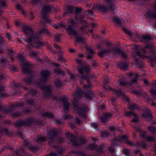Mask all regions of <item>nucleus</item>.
<instances>
[{
    "label": "nucleus",
    "instance_id": "15",
    "mask_svg": "<svg viewBox=\"0 0 156 156\" xmlns=\"http://www.w3.org/2000/svg\"><path fill=\"white\" fill-rule=\"evenodd\" d=\"M76 40L78 42H83L86 39L82 37H76Z\"/></svg>",
    "mask_w": 156,
    "mask_h": 156
},
{
    "label": "nucleus",
    "instance_id": "37",
    "mask_svg": "<svg viewBox=\"0 0 156 156\" xmlns=\"http://www.w3.org/2000/svg\"><path fill=\"white\" fill-rule=\"evenodd\" d=\"M75 61L77 64H80L81 63L82 60L81 59H79L78 58H77L75 59Z\"/></svg>",
    "mask_w": 156,
    "mask_h": 156
},
{
    "label": "nucleus",
    "instance_id": "13",
    "mask_svg": "<svg viewBox=\"0 0 156 156\" xmlns=\"http://www.w3.org/2000/svg\"><path fill=\"white\" fill-rule=\"evenodd\" d=\"M65 24L62 23H58L54 25V27L56 28H60L62 27H65Z\"/></svg>",
    "mask_w": 156,
    "mask_h": 156
},
{
    "label": "nucleus",
    "instance_id": "57",
    "mask_svg": "<svg viewBox=\"0 0 156 156\" xmlns=\"http://www.w3.org/2000/svg\"><path fill=\"white\" fill-rule=\"evenodd\" d=\"M110 130H113L115 129V127L114 126H112L110 128Z\"/></svg>",
    "mask_w": 156,
    "mask_h": 156
},
{
    "label": "nucleus",
    "instance_id": "4",
    "mask_svg": "<svg viewBox=\"0 0 156 156\" xmlns=\"http://www.w3.org/2000/svg\"><path fill=\"white\" fill-rule=\"evenodd\" d=\"M26 35L27 39L25 41L28 43H31L34 38H36V35L34 34L32 30L30 28H27L24 30Z\"/></svg>",
    "mask_w": 156,
    "mask_h": 156
},
{
    "label": "nucleus",
    "instance_id": "1",
    "mask_svg": "<svg viewBox=\"0 0 156 156\" xmlns=\"http://www.w3.org/2000/svg\"><path fill=\"white\" fill-rule=\"evenodd\" d=\"M105 54L108 55H111L114 56H116L117 55H119L124 58H125L126 57V54L118 48H112L109 50H104L100 52L98 55L102 57Z\"/></svg>",
    "mask_w": 156,
    "mask_h": 156
},
{
    "label": "nucleus",
    "instance_id": "12",
    "mask_svg": "<svg viewBox=\"0 0 156 156\" xmlns=\"http://www.w3.org/2000/svg\"><path fill=\"white\" fill-rule=\"evenodd\" d=\"M49 74V73L46 71H43L41 73V77L43 80H44L46 78Z\"/></svg>",
    "mask_w": 156,
    "mask_h": 156
},
{
    "label": "nucleus",
    "instance_id": "45",
    "mask_svg": "<svg viewBox=\"0 0 156 156\" xmlns=\"http://www.w3.org/2000/svg\"><path fill=\"white\" fill-rule=\"evenodd\" d=\"M70 76H71V79L73 80H75V76L74 75H73V74H71Z\"/></svg>",
    "mask_w": 156,
    "mask_h": 156
},
{
    "label": "nucleus",
    "instance_id": "46",
    "mask_svg": "<svg viewBox=\"0 0 156 156\" xmlns=\"http://www.w3.org/2000/svg\"><path fill=\"white\" fill-rule=\"evenodd\" d=\"M129 108L131 110H133L135 109V106H132L130 105L129 106Z\"/></svg>",
    "mask_w": 156,
    "mask_h": 156
},
{
    "label": "nucleus",
    "instance_id": "49",
    "mask_svg": "<svg viewBox=\"0 0 156 156\" xmlns=\"http://www.w3.org/2000/svg\"><path fill=\"white\" fill-rule=\"evenodd\" d=\"M42 32H44L47 34H49L48 32V31H47L46 29H44L43 30V31Z\"/></svg>",
    "mask_w": 156,
    "mask_h": 156
},
{
    "label": "nucleus",
    "instance_id": "58",
    "mask_svg": "<svg viewBox=\"0 0 156 156\" xmlns=\"http://www.w3.org/2000/svg\"><path fill=\"white\" fill-rule=\"evenodd\" d=\"M54 47L55 48H59V47H58V46L57 44H54Z\"/></svg>",
    "mask_w": 156,
    "mask_h": 156
},
{
    "label": "nucleus",
    "instance_id": "22",
    "mask_svg": "<svg viewBox=\"0 0 156 156\" xmlns=\"http://www.w3.org/2000/svg\"><path fill=\"white\" fill-rule=\"evenodd\" d=\"M73 11V8L71 6H69L67 7V13H70Z\"/></svg>",
    "mask_w": 156,
    "mask_h": 156
},
{
    "label": "nucleus",
    "instance_id": "47",
    "mask_svg": "<svg viewBox=\"0 0 156 156\" xmlns=\"http://www.w3.org/2000/svg\"><path fill=\"white\" fill-rule=\"evenodd\" d=\"M69 51L70 52H73L75 51V50L73 48H69Z\"/></svg>",
    "mask_w": 156,
    "mask_h": 156
},
{
    "label": "nucleus",
    "instance_id": "5",
    "mask_svg": "<svg viewBox=\"0 0 156 156\" xmlns=\"http://www.w3.org/2000/svg\"><path fill=\"white\" fill-rule=\"evenodd\" d=\"M90 71L89 66L87 65L79 69L78 70L79 74L78 76L81 79H85V75Z\"/></svg>",
    "mask_w": 156,
    "mask_h": 156
},
{
    "label": "nucleus",
    "instance_id": "29",
    "mask_svg": "<svg viewBox=\"0 0 156 156\" xmlns=\"http://www.w3.org/2000/svg\"><path fill=\"white\" fill-rule=\"evenodd\" d=\"M91 126L95 129L97 130L98 129L96 123H92Z\"/></svg>",
    "mask_w": 156,
    "mask_h": 156
},
{
    "label": "nucleus",
    "instance_id": "44",
    "mask_svg": "<svg viewBox=\"0 0 156 156\" xmlns=\"http://www.w3.org/2000/svg\"><path fill=\"white\" fill-rule=\"evenodd\" d=\"M27 66L26 65H22L23 70L25 72H26V71L25 69V68H26Z\"/></svg>",
    "mask_w": 156,
    "mask_h": 156
},
{
    "label": "nucleus",
    "instance_id": "42",
    "mask_svg": "<svg viewBox=\"0 0 156 156\" xmlns=\"http://www.w3.org/2000/svg\"><path fill=\"white\" fill-rule=\"evenodd\" d=\"M154 138L152 137H147V140L148 141H151L154 140Z\"/></svg>",
    "mask_w": 156,
    "mask_h": 156
},
{
    "label": "nucleus",
    "instance_id": "10",
    "mask_svg": "<svg viewBox=\"0 0 156 156\" xmlns=\"http://www.w3.org/2000/svg\"><path fill=\"white\" fill-rule=\"evenodd\" d=\"M112 115L109 113H107L106 115L104 116L101 119V121L103 122H105L109 120V118L111 117Z\"/></svg>",
    "mask_w": 156,
    "mask_h": 156
},
{
    "label": "nucleus",
    "instance_id": "63",
    "mask_svg": "<svg viewBox=\"0 0 156 156\" xmlns=\"http://www.w3.org/2000/svg\"><path fill=\"white\" fill-rule=\"evenodd\" d=\"M16 24V25H18L19 24V23L18 22H15Z\"/></svg>",
    "mask_w": 156,
    "mask_h": 156
},
{
    "label": "nucleus",
    "instance_id": "11",
    "mask_svg": "<svg viewBox=\"0 0 156 156\" xmlns=\"http://www.w3.org/2000/svg\"><path fill=\"white\" fill-rule=\"evenodd\" d=\"M82 93V92L80 89L78 90L73 95L74 98L76 99V98H80Z\"/></svg>",
    "mask_w": 156,
    "mask_h": 156
},
{
    "label": "nucleus",
    "instance_id": "52",
    "mask_svg": "<svg viewBox=\"0 0 156 156\" xmlns=\"http://www.w3.org/2000/svg\"><path fill=\"white\" fill-rule=\"evenodd\" d=\"M75 120L77 122L79 123L80 122V120L77 117L75 118Z\"/></svg>",
    "mask_w": 156,
    "mask_h": 156
},
{
    "label": "nucleus",
    "instance_id": "32",
    "mask_svg": "<svg viewBox=\"0 0 156 156\" xmlns=\"http://www.w3.org/2000/svg\"><path fill=\"white\" fill-rule=\"evenodd\" d=\"M60 35H56L55 37V40L56 41H58L60 40Z\"/></svg>",
    "mask_w": 156,
    "mask_h": 156
},
{
    "label": "nucleus",
    "instance_id": "6",
    "mask_svg": "<svg viewBox=\"0 0 156 156\" xmlns=\"http://www.w3.org/2000/svg\"><path fill=\"white\" fill-rule=\"evenodd\" d=\"M136 38L139 39L141 41H147L152 39L150 35L147 34H143L140 36L137 35Z\"/></svg>",
    "mask_w": 156,
    "mask_h": 156
},
{
    "label": "nucleus",
    "instance_id": "51",
    "mask_svg": "<svg viewBox=\"0 0 156 156\" xmlns=\"http://www.w3.org/2000/svg\"><path fill=\"white\" fill-rule=\"evenodd\" d=\"M0 4L2 5H5V3L4 1H0Z\"/></svg>",
    "mask_w": 156,
    "mask_h": 156
},
{
    "label": "nucleus",
    "instance_id": "17",
    "mask_svg": "<svg viewBox=\"0 0 156 156\" xmlns=\"http://www.w3.org/2000/svg\"><path fill=\"white\" fill-rule=\"evenodd\" d=\"M121 20L119 19H118L116 18H112V21L115 23L119 24L121 22Z\"/></svg>",
    "mask_w": 156,
    "mask_h": 156
},
{
    "label": "nucleus",
    "instance_id": "27",
    "mask_svg": "<svg viewBox=\"0 0 156 156\" xmlns=\"http://www.w3.org/2000/svg\"><path fill=\"white\" fill-rule=\"evenodd\" d=\"M115 98H112L111 99L110 101H109V103L112 105H115Z\"/></svg>",
    "mask_w": 156,
    "mask_h": 156
},
{
    "label": "nucleus",
    "instance_id": "2",
    "mask_svg": "<svg viewBox=\"0 0 156 156\" xmlns=\"http://www.w3.org/2000/svg\"><path fill=\"white\" fill-rule=\"evenodd\" d=\"M78 21L76 18L74 19H70L68 21V26L66 28V31L70 35H76V33L74 30L73 27L75 26Z\"/></svg>",
    "mask_w": 156,
    "mask_h": 156
},
{
    "label": "nucleus",
    "instance_id": "55",
    "mask_svg": "<svg viewBox=\"0 0 156 156\" xmlns=\"http://www.w3.org/2000/svg\"><path fill=\"white\" fill-rule=\"evenodd\" d=\"M136 55L138 57H144V56H142L138 52L137 54H136Z\"/></svg>",
    "mask_w": 156,
    "mask_h": 156
},
{
    "label": "nucleus",
    "instance_id": "38",
    "mask_svg": "<svg viewBox=\"0 0 156 156\" xmlns=\"http://www.w3.org/2000/svg\"><path fill=\"white\" fill-rule=\"evenodd\" d=\"M150 93L152 95H156V91L155 90H151L150 91Z\"/></svg>",
    "mask_w": 156,
    "mask_h": 156
},
{
    "label": "nucleus",
    "instance_id": "41",
    "mask_svg": "<svg viewBox=\"0 0 156 156\" xmlns=\"http://www.w3.org/2000/svg\"><path fill=\"white\" fill-rule=\"evenodd\" d=\"M148 129L151 132H153L155 130V129L151 127H149Z\"/></svg>",
    "mask_w": 156,
    "mask_h": 156
},
{
    "label": "nucleus",
    "instance_id": "62",
    "mask_svg": "<svg viewBox=\"0 0 156 156\" xmlns=\"http://www.w3.org/2000/svg\"><path fill=\"white\" fill-rule=\"evenodd\" d=\"M21 13H23V14H25V12H24L23 10H21Z\"/></svg>",
    "mask_w": 156,
    "mask_h": 156
},
{
    "label": "nucleus",
    "instance_id": "33",
    "mask_svg": "<svg viewBox=\"0 0 156 156\" xmlns=\"http://www.w3.org/2000/svg\"><path fill=\"white\" fill-rule=\"evenodd\" d=\"M96 147L97 146H95L94 145H88V147L90 149H94L96 148Z\"/></svg>",
    "mask_w": 156,
    "mask_h": 156
},
{
    "label": "nucleus",
    "instance_id": "23",
    "mask_svg": "<svg viewBox=\"0 0 156 156\" xmlns=\"http://www.w3.org/2000/svg\"><path fill=\"white\" fill-rule=\"evenodd\" d=\"M55 84L57 87H59L61 85L60 82L59 80H57L55 81Z\"/></svg>",
    "mask_w": 156,
    "mask_h": 156
},
{
    "label": "nucleus",
    "instance_id": "54",
    "mask_svg": "<svg viewBox=\"0 0 156 156\" xmlns=\"http://www.w3.org/2000/svg\"><path fill=\"white\" fill-rule=\"evenodd\" d=\"M7 37L9 39H10L11 38V35L9 34H7Z\"/></svg>",
    "mask_w": 156,
    "mask_h": 156
},
{
    "label": "nucleus",
    "instance_id": "56",
    "mask_svg": "<svg viewBox=\"0 0 156 156\" xmlns=\"http://www.w3.org/2000/svg\"><path fill=\"white\" fill-rule=\"evenodd\" d=\"M62 58H59V60H61V62H62V63H63V62H65V60H63V59H62Z\"/></svg>",
    "mask_w": 156,
    "mask_h": 156
},
{
    "label": "nucleus",
    "instance_id": "48",
    "mask_svg": "<svg viewBox=\"0 0 156 156\" xmlns=\"http://www.w3.org/2000/svg\"><path fill=\"white\" fill-rule=\"evenodd\" d=\"M78 57L80 58H83V55L82 54H79L78 55Z\"/></svg>",
    "mask_w": 156,
    "mask_h": 156
},
{
    "label": "nucleus",
    "instance_id": "60",
    "mask_svg": "<svg viewBox=\"0 0 156 156\" xmlns=\"http://www.w3.org/2000/svg\"><path fill=\"white\" fill-rule=\"evenodd\" d=\"M55 73H60L61 72L60 70L57 71V70H55Z\"/></svg>",
    "mask_w": 156,
    "mask_h": 156
},
{
    "label": "nucleus",
    "instance_id": "8",
    "mask_svg": "<svg viewBox=\"0 0 156 156\" xmlns=\"http://www.w3.org/2000/svg\"><path fill=\"white\" fill-rule=\"evenodd\" d=\"M126 115L128 117H133V119L132 120V122L135 123L137 122L138 119L134 113L132 112H129L126 113Z\"/></svg>",
    "mask_w": 156,
    "mask_h": 156
},
{
    "label": "nucleus",
    "instance_id": "9",
    "mask_svg": "<svg viewBox=\"0 0 156 156\" xmlns=\"http://www.w3.org/2000/svg\"><path fill=\"white\" fill-rule=\"evenodd\" d=\"M113 93L117 97L119 96L124 97L125 96L124 94L122 92L119 90H115L113 91Z\"/></svg>",
    "mask_w": 156,
    "mask_h": 156
},
{
    "label": "nucleus",
    "instance_id": "20",
    "mask_svg": "<svg viewBox=\"0 0 156 156\" xmlns=\"http://www.w3.org/2000/svg\"><path fill=\"white\" fill-rule=\"evenodd\" d=\"M119 140L122 141H126L127 139V137L124 136H122L119 137Z\"/></svg>",
    "mask_w": 156,
    "mask_h": 156
},
{
    "label": "nucleus",
    "instance_id": "14",
    "mask_svg": "<svg viewBox=\"0 0 156 156\" xmlns=\"http://www.w3.org/2000/svg\"><path fill=\"white\" fill-rule=\"evenodd\" d=\"M87 50L89 52V54L90 55H88L87 57V58H91L92 57L91 55L93 54V51H92V49L90 48H87Z\"/></svg>",
    "mask_w": 156,
    "mask_h": 156
},
{
    "label": "nucleus",
    "instance_id": "50",
    "mask_svg": "<svg viewBox=\"0 0 156 156\" xmlns=\"http://www.w3.org/2000/svg\"><path fill=\"white\" fill-rule=\"evenodd\" d=\"M88 13L92 15L93 14V11L91 10H89L88 11Z\"/></svg>",
    "mask_w": 156,
    "mask_h": 156
},
{
    "label": "nucleus",
    "instance_id": "34",
    "mask_svg": "<svg viewBox=\"0 0 156 156\" xmlns=\"http://www.w3.org/2000/svg\"><path fill=\"white\" fill-rule=\"evenodd\" d=\"M104 88L105 90L106 91H108L111 89L110 87L109 86L106 85L104 87Z\"/></svg>",
    "mask_w": 156,
    "mask_h": 156
},
{
    "label": "nucleus",
    "instance_id": "43",
    "mask_svg": "<svg viewBox=\"0 0 156 156\" xmlns=\"http://www.w3.org/2000/svg\"><path fill=\"white\" fill-rule=\"evenodd\" d=\"M127 67V65L126 64H123L122 67V69H126Z\"/></svg>",
    "mask_w": 156,
    "mask_h": 156
},
{
    "label": "nucleus",
    "instance_id": "19",
    "mask_svg": "<svg viewBox=\"0 0 156 156\" xmlns=\"http://www.w3.org/2000/svg\"><path fill=\"white\" fill-rule=\"evenodd\" d=\"M118 82L120 85H124L126 84V82L124 81V79H121Z\"/></svg>",
    "mask_w": 156,
    "mask_h": 156
},
{
    "label": "nucleus",
    "instance_id": "64",
    "mask_svg": "<svg viewBox=\"0 0 156 156\" xmlns=\"http://www.w3.org/2000/svg\"><path fill=\"white\" fill-rule=\"evenodd\" d=\"M144 83L146 84L147 83H148L147 81L146 80H144Z\"/></svg>",
    "mask_w": 156,
    "mask_h": 156
},
{
    "label": "nucleus",
    "instance_id": "28",
    "mask_svg": "<svg viewBox=\"0 0 156 156\" xmlns=\"http://www.w3.org/2000/svg\"><path fill=\"white\" fill-rule=\"evenodd\" d=\"M45 140V138L44 137L39 138L37 140V142L39 143Z\"/></svg>",
    "mask_w": 156,
    "mask_h": 156
},
{
    "label": "nucleus",
    "instance_id": "35",
    "mask_svg": "<svg viewBox=\"0 0 156 156\" xmlns=\"http://www.w3.org/2000/svg\"><path fill=\"white\" fill-rule=\"evenodd\" d=\"M0 97H1V98L2 96H5L6 95V94L3 91H1L0 90Z\"/></svg>",
    "mask_w": 156,
    "mask_h": 156
},
{
    "label": "nucleus",
    "instance_id": "31",
    "mask_svg": "<svg viewBox=\"0 0 156 156\" xmlns=\"http://www.w3.org/2000/svg\"><path fill=\"white\" fill-rule=\"evenodd\" d=\"M15 53L14 52L12 51H11L10 52V57L12 59H13V57L14 56V54Z\"/></svg>",
    "mask_w": 156,
    "mask_h": 156
},
{
    "label": "nucleus",
    "instance_id": "16",
    "mask_svg": "<svg viewBox=\"0 0 156 156\" xmlns=\"http://www.w3.org/2000/svg\"><path fill=\"white\" fill-rule=\"evenodd\" d=\"M69 108V103L67 101H66L64 104V111L67 110Z\"/></svg>",
    "mask_w": 156,
    "mask_h": 156
},
{
    "label": "nucleus",
    "instance_id": "25",
    "mask_svg": "<svg viewBox=\"0 0 156 156\" xmlns=\"http://www.w3.org/2000/svg\"><path fill=\"white\" fill-rule=\"evenodd\" d=\"M45 115L49 118H52L53 116V115L51 113H47L45 114Z\"/></svg>",
    "mask_w": 156,
    "mask_h": 156
},
{
    "label": "nucleus",
    "instance_id": "3",
    "mask_svg": "<svg viewBox=\"0 0 156 156\" xmlns=\"http://www.w3.org/2000/svg\"><path fill=\"white\" fill-rule=\"evenodd\" d=\"M106 4H104L103 5H100L97 6L98 9L103 12H105L109 9L111 11L113 10H116L117 9L114 6H112L109 0H104Z\"/></svg>",
    "mask_w": 156,
    "mask_h": 156
},
{
    "label": "nucleus",
    "instance_id": "36",
    "mask_svg": "<svg viewBox=\"0 0 156 156\" xmlns=\"http://www.w3.org/2000/svg\"><path fill=\"white\" fill-rule=\"evenodd\" d=\"M151 114L149 113H148L146 115L145 114V113H144V114L143 115V117H151Z\"/></svg>",
    "mask_w": 156,
    "mask_h": 156
},
{
    "label": "nucleus",
    "instance_id": "26",
    "mask_svg": "<svg viewBox=\"0 0 156 156\" xmlns=\"http://www.w3.org/2000/svg\"><path fill=\"white\" fill-rule=\"evenodd\" d=\"M50 10V7L48 6L47 7L45 8L43 10L44 12H49Z\"/></svg>",
    "mask_w": 156,
    "mask_h": 156
},
{
    "label": "nucleus",
    "instance_id": "21",
    "mask_svg": "<svg viewBox=\"0 0 156 156\" xmlns=\"http://www.w3.org/2000/svg\"><path fill=\"white\" fill-rule=\"evenodd\" d=\"M36 53L34 51H31L29 52V55L31 57L36 56Z\"/></svg>",
    "mask_w": 156,
    "mask_h": 156
},
{
    "label": "nucleus",
    "instance_id": "59",
    "mask_svg": "<svg viewBox=\"0 0 156 156\" xmlns=\"http://www.w3.org/2000/svg\"><path fill=\"white\" fill-rule=\"evenodd\" d=\"M4 78L3 76L2 75H0V80Z\"/></svg>",
    "mask_w": 156,
    "mask_h": 156
},
{
    "label": "nucleus",
    "instance_id": "7",
    "mask_svg": "<svg viewBox=\"0 0 156 156\" xmlns=\"http://www.w3.org/2000/svg\"><path fill=\"white\" fill-rule=\"evenodd\" d=\"M147 16L151 18H156V4L154 5V9L147 13Z\"/></svg>",
    "mask_w": 156,
    "mask_h": 156
},
{
    "label": "nucleus",
    "instance_id": "30",
    "mask_svg": "<svg viewBox=\"0 0 156 156\" xmlns=\"http://www.w3.org/2000/svg\"><path fill=\"white\" fill-rule=\"evenodd\" d=\"M88 86H85L84 87V88H85V89H87V88H89L90 87H91V83L90 82H88Z\"/></svg>",
    "mask_w": 156,
    "mask_h": 156
},
{
    "label": "nucleus",
    "instance_id": "61",
    "mask_svg": "<svg viewBox=\"0 0 156 156\" xmlns=\"http://www.w3.org/2000/svg\"><path fill=\"white\" fill-rule=\"evenodd\" d=\"M152 105L155 106H156V104L154 102H153L152 104Z\"/></svg>",
    "mask_w": 156,
    "mask_h": 156
},
{
    "label": "nucleus",
    "instance_id": "53",
    "mask_svg": "<svg viewBox=\"0 0 156 156\" xmlns=\"http://www.w3.org/2000/svg\"><path fill=\"white\" fill-rule=\"evenodd\" d=\"M16 8L18 9H20L21 8V5L19 4L17 5H16Z\"/></svg>",
    "mask_w": 156,
    "mask_h": 156
},
{
    "label": "nucleus",
    "instance_id": "24",
    "mask_svg": "<svg viewBox=\"0 0 156 156\" xmlns=\"http://www.w3.org/2000/svg\"><path fill=\"white\" fill-rule=\"evenodd\" d=\"M132 76L134 77V79L132 80V83L136 82L137 79L138 75L137 74H135L134 75H133Z\"/></svg>",
    "mask_w": 156,
    "mask_h": 156
},
{
    "label": "nucleus",
    "instance_id": "39",
    "mask_svg": "<svg viewBox=\"0 0 156 156\" xmlns=\"http://www.w3.org/2000/svg\"><path fill=\"white\" fill-rule=\"evenodd\" d=\"M87 110H88V108L87 106H86L85 107V109H83V108H82L80 110H81V112H86Z\"/></svg>",
    "mask_w": 156,
    "mask_h": 156
},
{
    "label": "nucleus",
    "instance_id": "18",
    "mask_svg": "<svg viewBox=\"0 0 156 156\" xmlns=\"http://www.w3.org/2000/svg\"><path fill=\"white\" fill-rule=\"evenodd\" d=\"M124 31H125V33L127 34L129 36L132 37L133 36V34L130 31H129L127 30H126V29H123Z\"/></svg>",
    "mask_w": 156,
    "mask_h": 156
},
{
    "label": "nucleus",
    "instance_id": "40",
    "mask_svg": "<svg viewBox=\"0 0 156 156\" xmlns=\"http://www.w3.org/2000/svg\"><path fill=\"white\" fill-rule=\"evenodd\" d=\"M25 83H26L27 84H29L30 83L31 81V80L29 79H25Z\"/></svg>",
    "mask_w": 156,
    "mask_h": 156
}]
</instances>
